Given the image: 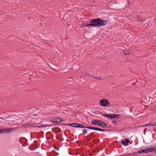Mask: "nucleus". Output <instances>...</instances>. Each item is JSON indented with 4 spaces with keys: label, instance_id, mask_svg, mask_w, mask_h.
I'll return each mask as SVG.
<instances>
[{
    "label": "nucleus",
    "instance_id": "obj_1",
    "mask_svg": "<svg viewBox=\"0 0 156 156\" xmlns=\"http://www.w3.org/2000/svg\"><path fill=\"white\" fill-rule=\"evenodd\" d=\"M92 20V23H95L96 27L105 26L107 24V21L99 18L94 19Z\"/></svg>",
    "mask_w": 156,
    "mask_h": 156
},
{
    "label": "nucleus",
    "instance_id": "obj_2",
    "mask_svg": "<svg viewBox=\"0 0 156 156\" xmlns=\"http://www.w3.org/2000/svg\"><path fill=\"white\" fill-rule=\"evenodd\" d=\"M100 105L103 107H106L109 104V102L107 99H102L99 101Z\"/></svg>",
    "mask_w": 156,
    "mask_h": 156
},
{
    "label": "nucleus",
    "instance_id": "obj_3",
    "mask_svg": "<svg viewBox=\"0 0 156 156\" xmlns=\"http://www.w3.org/2000/svg\"><path fill=\"white\" fill-rule=\"evenodd\" d=\"M69 126H71L72 127H79V128H86L87 127V126H84V125L79 124V123H72L70 124L69 125Z\"/></svg>",
    "mask_w": 156,
    "mask_h": 156
},
{
    "label": "nucleus",
    "instance_id": "obj_4",
    "mask_svg": "<svg viewBox=\"0 0 156 156\" xmlns=\"http://www.w3.org/2000/svg\"><path fill=\"white\" fill-rule=\"evenodd\" d=\"M86 128L91 129H93L95 130L99 131L101 132H104L106 131H107V130H105L104 129H101L98 127H96L92 126H87V127H86Z\"/></svg>",
    "mask_w": 156,
    "mask_h": 156
},
{
    "label": "nucleus",
    "instance_id": "obj_5",
    "mask_svg": "<svg viewBox=\"0 0 156 156\" xmlns=\"http://www.w3.org/2000/svg\"><path fill=\"white\" fill-rule=\"evenodd\" d=\"M155 150L154 149H151L150 148H147L146 149H145L144 150H140L138 151V152L139 153H148L149 152H152L154 151H155Z\"/></svg>",
    "mask_w": 156,
    "mask_h": 156
},
{
    "label": "nucleus",
    "instance_id": "obj_6",
    "mask_svg": "<svg viewBox=\"0 0 156 156\" xmlns=\"http://www.w3.org/2000/svg\"><path fill=\"white\" fill-rule=\"evenodd\" d=\"M12 130L11 128H5L0 129V133H9L11 132Z\"/></svg>",
    "mask_w": 156,
    "mask_h": 156
},
{
    "label": "nucleus",
    "instance_id": "obj_7",
    "mask_svg": "<svg viewBox=\"0 0 156 156\" xmlns=\"http://www.w3.org/2000/svg\"><path fill=\"white\" fill-rule=\"evenodd\" d=\"M129 142V140L128 138H126L125 139V140H122L121 141V144L124 145V146H127Z\"/></svg>",
    "mask_w": 156,
    "mask_h": 156
},
{
    "label": "nucleus",
    "instance_id": "obj_8",
    "mask_svg": "<svg viewBox=\"0 0 156 156\" xmlns=\"http://www.w3.org/2000/svg\"><path fill=\"white\" fill-rule=\"evenodd\" d=\"M98 126L104 128L106 127L107 125L105 122L103 121L100 120Z\"/></svg>",
    "mask_w": 156,
    "mask_h": 156
},
{
    "label": "nucleus",
    "instance_id": "obj_9",
    "mask_svg": "<svg viewBox=\"0 0 156 156\" xmlns=\"http://www.w3.org/2000/svg\"><path fill=\"white\" fill-rule=\"evenodd\" d=\"M100 121L99 120H93L91 121V123L93 125H97L98 126Z\"/></svg>",
    "mask_w": 156,
    "mask_h": 156
},
{
    "label": "nucleus",
    "instance_id": "obj_10",
    "mask_svg": "<svg viewBox=\"0 0 156 156\" xmlns=\"http://www.w3.org/2000/svg\"><path fill=\"white\" fill-rule=\"evenodd\" d=\"M120 115L119 114H114L111 115V119L114 118H119Z\"/></svg>",
    "mask_w": 156,
    "mask_h": 156
},
{
    "label": "nucleus",
    "instance_id": "obj_11",
    "mask_svg": "<svg viewBox=\"0 0 156 156\" xmlns=\"http://www.w3.org/2000/svg\"><path fill=\"white\" fill-rule=\"evenodd\" d=\"M92 21V20H90V23L89 24H88V26H94V27H96L95 23H92L91 22V21Z\"/></svg>",
    "mask_w": 156,
    "mask_h": 156
},
{
    "label": "nucleus",
    "instance_id": "obj_12",
    "mask_svg": "<svg viewBox=\"0 0 156 156\" xmlns=\"http://www.w3.org/2000/svg\"><path fill=\"white\" fill-rule=\"evenodd\" d=\"M156 126V123L155 122H153V123H149L143 126Z\"/></svg>",
    "mask_w": 156,
    "mask_h": 156
},
{
    "label": "nucleus",
    "instance_id": "obj_13",
    "mask_svg": "<svg viewBox=\"0 0 156 156\" xmlns=\"http://www.w3.org/2000/svg\"><path fill=\"white\" fill-rule=\"evenodd\" d=\"M137 21L139 22H143L145 21V20H144L143 19L140 18V17H138L136 19Z\"/></svg>",
    "mask_w": 156,
    "mask_h": 156
},
{
    "label": "nucleus",
    "instance_id": "obj_14",
    "mask_svg": "<svg viewBox=\"0 0 156 156\" xmlns=\"http://www.w3.org/2000/svg\"><path fill=\"white\" fill-rule=\"evenodd\" d=\"M55 119L56 123L61 122L62 121V119H60L58 118H55Z\"/></svg>",
    "mask_w": 156,
    "mask_h": 156
},
{
    "label": "nucleus",
    "instance_id": "obj_15",
    "mask_svg": "<svg viewBox=\"0 0 156 156\" xmlns=\"http://www.w3.org/2000/svg\"><path fill=\"white\" fill-rule=\"evenodd\" d=\"M104 116L111 119V115L108 114H103L102 115Z\"/></svg>",
    "mask_w": 156,
    "mask_h": 156
},
{
    "label": "nucleus",
    "instance_id": "obj_16",
    "mask_svg": "<svg viewBox=\"0 0 156 156\" xmlns=\"http://www.w3.org/2000/svg\"><path fill=\"white\" fill-rule=\"evenodd\" d=\"M51 121L53 123H56L55 118L52 119L51 121Z\"/></svg>",
    "mask_w": 156,
    "mask_h": 156
},
{
    "label": "nucleus",
    "instance_id": "obj_17",
    "mask_svg": "<svg viewBox=\"0 0 156 156\" xmlns=\"http://www.w3.org/2000/svg\"><path fill=\"white\" fill-rule=\"evenodd\" d=\"M87 130L86 129H83V134H85L87 132Z\"/></svg>",
    "mask_w": 156,
    "mask_h": 156
},
{
    "label": "nucleus",
    "instance_id": "obj_18",
    "mask_svg": "<svg viewBox=\"0 0 156 156\" xmlns=\"http://www.w3.org/2000/svg\"><path fill=\"white\" fill-rule=\"evenodd\" d=\"M95 77V78H96V79H99V80H101V78H100V77Z\"/></svg>",
    "mask_w": 156,
    "mask_h": 156
},
{
    "label": "nucleus",
    "instance_id": "obj_19",
    "mask_svg": "<svg viewBox=\"0 0 156 156\" xmlns=\"http://www.w3.org/2000/svg\"><path fill=\"white\" fill-rule=\"evenodd\" d=\"M112 122L114 123V124H115L116 123V121H112Z\"/></svg>",
    "mask_w": 156,
    "mask_h": 156
},
{
    "label": "nucleus",
    "instance_id": "obj_20",
    "mask_svg": "<svg viewBox=\"0 0 156 156\" xmlns=\"http://www.w3.org/2000/svg\"><path fill=\"white\" fill-rule=\"evenodd\" d=\"M83 26L84 27H87L88 26V24H85V25H83Z\"/></svg>",
    "mask_w": 156,
    "mask_h": 156
},
{
    "label": "nucleus",
    "instance_id": "obj_21",
    "mask_svg": "<svg viewBox=\"0 0 156 156\" xmlns=\"http://www.w3.org/2000/svg\"><path fill=\"white\" fill-rule=\"evenodd\" d=\"M132 84H133V85H135V83H132Z\"/></svg>",
    "mask_w": 156,
    "mask_h": 156
},
{
    "label": "nucleus",
    "instance_id": "obj_22",
    "mask_svg": "<svg viewBox=\"0 0 156 156\" xmlns=\"http://www.w3.org/2000/svg\"><path fill=\"white\" fill-rule=\"evenodd\" d=\"M2 119V118H0V120Z\"/></svg>",
    "mask_w": 156,
    "mask_h": 156
},
{
    "label": "nucleus",
    "instance_id": "obj_23",
    "mask_svg": "<svg viewBox=\"0 0 156 156\" xmlns=\"http://www.w3.org/2000/svg\"><path fill=\"white\" fill-rule=\"evenodd\" d=\"M65 125H68V124H66Z\"/></svg>",
    "mask_w": 156,
    "mask_h": 156
},
{
    "label": "nucleus",
    "instance_id": "obj_24",
    "mask_svg": "<svg viewBox=\"0 0 156 156\" xmlns=\"http://www.w3.org/2000/svg\"><path fill=\"white\" fill-rule=\"evenodd\" d=\"M42 127L41 126H39L38 127H39V128H40V127Z\"/></svg>",
    "mask_w": 156,
    "mask_h": 156
},
{
    "label": "nucleus",
    "instance_id": "obj_25",
    "mask_svg": "<svg viewBox=\"0 0 156 156\" xmlns=\"http://www.w3.org/2000/svg\"><path fill=\"white\" fill-rule=\"evenodd\" d=\"M128 2H127V3H128ZM128 4H129V3H128Z\"/></svg>",
    "mask_w": 156,
    "mask_h": 156
}]
</instances>
